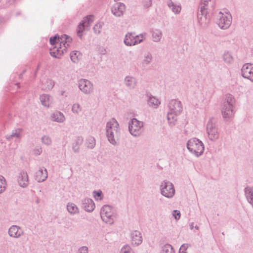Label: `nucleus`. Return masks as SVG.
Wrapping results in <instances>:
<instances>
[{"instance_id": "obj_1", "label": "nucleus", "mask_w": 253, "mask_h": 253, "mask_svg": "<svg viewBox=\"0 0 253 253\" xmlns=\"http://www.w3.org/2000/svg\"><path fill=\"white\" fill-rule=\"evenodd\" d=\"M71 40L72 39L66 35L61 38L57 35L51 37L50 43L52 45L55 44V46L50 50V55L53 57L60 58L70 46Z\"/></svg>"}, {"instance_id": "obj_2", "label": "nucleus", "mask_w": 253, "mask_h": 253, "mask_svg": "<svg viewBox=\"0 0 253 253\" xmlns=\"http://www.w3.org/2000/svg\"><path fill=\"white\" fill-rule=\"evenodd\" d=\"M105 130L108 141L112 145L116 146L121 134V129L118 121L115 118L110 119L106 123Z\"/></svg>"}, {"instance_id": "obj_3", "label": "nucleus", "mask_w": 253, "mask_h": 253, "mask_svg": "<svg viewBox=\"0 0 253 253\" xmlns=\"http://www.w3.org/2000/svg\"><path fill=\"white\" fill-rule=\"evenodd\" d=\"M183 110L181 102L176 99L171 100L168 104L167 120L171 126L175 125L177 121V117L181 114Z\"/></svg>"}, {"instance_id": "obj_4", "label": "nucleus", "mask_w": 253, "mask_h": 253, "mask_svg": "<svg viewBox=\"0 0 253 253\" xmlns=\"http://www.w3.org/2000/svg\"><path fill=\"white\" fill-rule=\"evenodd\" d=\"M100 216L103 222L109 225H112L117 216L116 209L110 205H104L100 210Z\"/></svg>"}, {"instance_id": "obj_5", "label": "nucleus", "mask_w": 253, "mask_h": 253, "mask_svg": "<svg viewBox=\"0 0 253 253\" xmlns=\"http://www.w3.org/2000/svg\"><path fill=\"white\" fill-rule=\"evenodd\" d=\"M187 148L189 152L196 157L201 156L205 150L203 142L196 138H191L188 141Z\"/></svg>"}, {"instance_id": "obj_6", "label": "nucleus", "mask_w": 253, "mask_h": 253, "mask_svg": "<svg viewBox=\"0 0 253 253\" xmlns=\"http://www.w3.org/2000/svg\"><path fill=\"white\" fill-rule=\"evenodd\" d=\"M216 24L221 29H227L232 23V16L227 9H223L216 16Z\"/></svg>"}, {"instance_id": "obj_7", "label": "nucleus", "mask_w": 253, "mask_h": 253, "mask_svg": "<svg viewBox=\"0 0 253 253\" xmlns=\"http://www.w3.org/2000/svg\"><path fill=\"white\" fill-rule=\"evenodd\" d=\"M206 131L209 139L212 141H215L219 139V132L216 125V121L214 118H211L208 121Z\"/></svg>"}, {"instance_id": "obj_8", "label": "nucleus", "mask_w": 253, "mask_h": 253, "mask_svg": "<svg viewBox=\"0 0 253 253\" xmlns=\"http://www.w3.org/2000/svg\"><path fill=\"white\" fill-rule=\"evenodd\" d=\"M144 123L136 118L132 119L128 124V130L133 136H140L143 130Z\"/></svg>"}, {"instance_id": "obj_9", "label": "nucleus", "mask_w": 253, "mask_h": 253, "mask_svg": "<svg viewBox=\"0 0 253 253\" xmlns=\"http://www.w3.org/2000/svg\"><path fill=\"white\" fill-rule=\"evenodd\" d=\"M160 190L161 194L168 198H172L175 194V189L173 184L167 180L161 182Z\"/></svg>"}, {"instance_id": "obj_10", "label": "nucleus", "mask_w": 253, "mask_h": 253, "mask_svg": "<svg viewBox=\"0 0 253 253\" xmlns=\"http://www.w3.org/2000/svg\"><path fill=\"white\" fill-rule=\"evenodd\" d=\"M78 86L80 90L85 95H90L94 91L93 83L87 79H80L78 81Z\"/></svg>"}, {"instance_id": "obj_11", "label": "nucleus", "mask_w": 253, "mask_h": 253, "mask_svg": "<svg viewBox=\"0 0 253 253\" xmlns=\"http://www.w3.org/2000/svg\"><path fill=\"white\" fill-rule=\"evenodd\" d=\"M241 75L253 83V64H245L241 68Z\"/></svg>"}, {"instance_id": "obj_12", "label": "nucleus", "mask_w": 253, "mask_h": 253, "mask_svg": "<svg viewBox=\"0 0 253 253\" xmlns=\"http://www.w3.org/2000/svg\"><path fill=\"white\" fill-rule=\"evenodd\" d=\"M214 0H202L199 10L205 14L206 12L211 11L214 9Z\"/></svg>"}, {"instance_id": "obj_13", "label": "nucleus", "mask_w": 253, "mask_h": 253, "mask_svg": "<svg viewBox=\"0 0 253 253\" xmlns=\"http://www.w3.org/2000/svg\"><path fill=\"white\" fill-rule=\"evenodd\" d=\"M17 181L19 186L22 188L27 187L29 184V179L27 172L21 170L17 176Z\"/></svg>"}, {"instance_id": "obj_14", "label": "nucleus", "mask_w": 253, "mask_h": 253, "mask_svg": "<svg viewBox=\"0 0 253 253\" xmlns=\"http://www.w3.org/2000/svg\"><path fill=\"white\" fill-rule=\"evenodd\" d=\"M234 107L222 105L221 114L225 121H227L234 117L235 114Z\"/></svg>"}, {"instance_id": "obj_15", "label": "nucleus", "mask_w": 253, "mask_h": 253, "mask_svg": "<svg viewBox=\"0 0 253 253\" xmlns=\"http://www.w3.org/2000/svg\"><path fill=\"white\" fill-rule=\"evenodd\" d=\"M125 10V4L122 2H118L113 5L111 8V12L116 17H121L123 15Z\"/></svg>"}, {"instance_id": "obj_16", "label": "nucleus", "mask_w": 253, "mask_h": 253, "mask_svg": "<svg viewBox=\"0 0 253 253\" xmlns=\"http://www.w3.org/2000/svg\"><path fill=\"white\" fill-rule=\"evenodd\" d=\"M8 234L10 237L17 239L23 235L24 232L20 226L12 225L8 229Z\"/></svg>"}, {"instance_id": "obj_17", "label": "nucleus", "mask_w": 253, "mask_h": 253, "mask_svg": "<svg viewBox=\"0 0 253 253\" xmlns=\"http://www.w3.org/2000/svg\"><path fill=\"white\" fill-rule=\"evenodd\" d=\"M124 83L129 89H133L137 85V80L133 76H127L124 79Z\"/></svg>"}, {"instance_id": "obj_18", "label": "nucleus", "mask_w": 253, "mask_h": 253, "mask_svg": "<svg viewBox=\"0 0 253 253\" xmlns=\"http://www.w3.org/2000/svg\"><path fill=\"white\" fill-rule=\"evenodd\" d=\"M47 175L46 169L44 168H40L39 169L35 172V177L36 180L38 182H42L46 179Z\"/></svg>"}, {"instance_id": "obj_19", "label": "nucleus", "mask_w": 253, "mask_h": 253, "mask_svg": "<svg viewBox=\"0 0 253 253\" xmlns=\"http://www.w3.org/2000/svg\"><path fill=\"white\" fill-rule=\"evenodd\" d=\"M40 99L42 105L46 108L50 107L53 102L52 96L47 94H42L41 95Z\"/></svg>"}, {"instance_id": "obj_20", "label": "nucleus", "mask_w": 253, "mask_h": 253, "mask_svg": "<svg viewBox=\"0 0 253 253\" xmlns=\"http://www.w3.org/2000/svg\"><path fill=\"white\" fill-rule=\"evenodd\" d=\"M167 5L174 14L177 15L180 13L182 8L180 3H175L172 0H168Z\"/></svg>"}, {"instance_id": "obj_21", "label": "nucleus", "mask_w": 253, "mask_h": 253, "mask_svg": "<svg viewBox=\"0 0 253 253\" xmlns=\"http://www.w3.org/2000/svg\"><path fill=\"white\" fill-rule=\"evenodd\" d=\"M52 121L56 122L59 123H63L65 121L64 115L60 111H56L52 113L50 117Z\"/></svg>"}, {"instance_id": "obj_22", "label": "nucleus", "mask_w": 253, "mask_h": 253, "mask_svg": "<svg viewBox=\"0 0 253 253\" xmlns=\"http://www.w3.org/2000/svg\"><path fill=\"white\" fill-rule=\"evenodd\" d=\"M208 13V12H206V13L204 14L203 12H201V11L198 10V12L199 23L203 28L207 27L210 22L209 19L207 18Z\"/></svg>"}, {"instance_id": "obj_23", "label": "nucleus", "mask_w": 253, "mask_h": 253, "mask_svg": "<svg viewBox=\"0 0 253 253\" xmlns=\"http://www.w3.org/2000/svg\"><path fill=\"white\" fill-rule=\"evenodd\" d=\"M147 101L149 106L154 108H157L161 104V101L159 99L151 94L147 95Z\"/></svg>"}, {"instance_id": "obj_24", "label": "nucleus", "mask_w": 253, "mask_h": 253, "mask_svg": "<svg viewBox=\"0 0 253 253\" xmlns=\"http://www.w3.org/2000/svg\"><path fill=\"white\" fill-rule=\"evenodd\" d=\"M95 208V204L91 199H84L83 202V208L87 212L92 211Z\"/></svg>"}, {"instance_id": "obj_25", "label": "nucleus", "mask_w": 253, "mask_h": 253, "mask_svg": "<svg viewBox=\"0 0 253 253\" xmlns=\"http://www.w3.org/2000/svg\"><path fill=\"white\" fill-rule=\"evenodd\" d=\"M135 33L128 32L125 36L124 42L126 46H133L135 42Z\"/></svg>"}, {"instance_id": "obj_26", "label": "nucleus", "mask_w": 253, "mask_h": 253, "mask_svg": "<svg viewBox=\"0 0 253 253\" xmlns=\"http://www.w3.org/2000/svg\"><path fill=\"white\" fill-rule=\"evenodd\" d=\"M131 242L132 244L138 245L142 242V238L140 232L138 231H133L131 235Z\"/></svg>"}, {"instance_id": "obj_27", "label": "nucleus", "mask_w": 253, "mask_h": 253, "mask_svg": "<svg viewBox=\"0 0 253 253\" xmlns=\"http://www.w3.org/2000/svg\"><path fill=\"white\" fill-rule=\"evenodd\" d=\"M245 195L248 202L253 207V187L247 186L245 189Z\"/></svg>"}, {"instance_id": "obj_28", "label": "nucleus", "mask_w": 253, "mask_h": 253, "mask_svg": "<svg viewBox=\"0 0 253 253\" xmlns=\"http://www.w3.org/2000/svg\"><path fill=\"white\" fill-rule=\"evenodd\" d=\"M66 207L68 211L71 214L75 215L79 213V209L74 203H68Z\"/></svg>"}, {"instance_id": "obj_29", "label": "nucleus", "mask_w": 253, "mask_h": 253, "mask_svg": "<svg viewBox=\"0 0 253 253\" xmlns=\"http://www.w3.org/2000/svg\"><path fill=\"white\" fill-rule=\"evenodd\" d=\"M235 99L234 97L230 94H227L225 96V101L222 105L235 107Z\"/></svg>"}, {"instance_id": "obj_30", "label": "nucleus", "mask_w": 253, "mask_h": 253, "mask_svg": "<svg viewBox=\"0 0 253 253\" xmlns=\"http://www.w3.org/2000/svg\"><path fill=\"white\" fill-rule=\"evenodd\" d=\"M82 58V54L79 51H73L70 53V58L73 62L77 63Z\"/></svg>"}, {"instance_id": "obj_31", "label": "nucleus", "mask_w": 253, "mask_h": 253, "mask_svg": "<svg viewBox=\"0 0 253 253\" xmlns=\"http://www.w3.org/2000/svg\"><path fill=\"white\" fill-rule=\"evenodd\" d=\"M21 132L22 129L20 128H17L13 130L10 135L6 136V138L8 140L12 139L13 137H16L18 139H20L21 137Z\"/></svg>"}, {"instance_id": "obj_32", "label": "nucleus", "mask_w": 253, "mask_h": 253, "mask_svg": "<svg viewBox=\"0 0 253 253\" xmlns=\"http://www.w3.org/2000/svg\"><path fill=\"white\" fill-rule=\"evenodd\" d=\"M162 37V32L160 30L156 29L152 32V39L155 42L160 41Z\"/></svg>"}, {"instance_id": "obj_33", "label": "nucleus", "mask_w": 253, "mask_h": 253, "mask_svg": "<svg viewBox=\"0 0 253 253\" xmlns=\"http://www.w3.org/2000/svg\"><path fill=\"white\" fill-rule=\"evenodd\" d=\"M93 21V16L92 15H88L86 16L82 20V23L84 24V26L85 29H87L92 24Z\"/></svg>"}, {"instance_id": "obj_34", "label": "nucleus", "mask_w": 253, "mask_h": 253, "mask_svg": "<svg viewBox=\"0 0 253 253\" xmlns=\"http://www.w3.org/2000/svg\"><path fill=\"white\" fill-rule=\"evenodd\" d=\"M222 58L224 61L227 64H231L234 61L233 57L229 51H225L222 55Z\"/></svg>"}, {"instance_id": "obj_35", "label": "nucleus", "mask_w": 253, "mask_h": 253, "mask_svg": "<svg viewBox=\"0 0 253 253\" xmlns=\"http://www.w3.org/2000/svg\"><path fill=\"white\" fill-rule=\"evenodd\" d=\"M54 85V82L50 79H47L45 83L43 84L42 89L44 90H51Z\"/></svg>"}, {"instance_id": "obj_36", "label": "nucleus", "mask_w": 253, "mask_h": 253, "mask_svg": "<svg viewBox=\"0 0 253 253\" xmlns=\"http://www.w3.org/2000/svg\"><path fill=\"white\" fill-rule=\"evenodd\" d=\"M161 253H175V252L170 244H167L162 247Z\"/></svg>"}, {"instance_id": "obj_37", "label": "nucleus", "mask_w": 253, "mask_h": 253, "mask_svg": "<svg viewBox=\"0 0 253 253\" xmlns=\"http://www.w3.org/2000/svg\"><path fill=\"white\" fill-rule=\"evenodd\" d=\"M152 60V56L150 52L145 53L142 60V64L145 65L149 64Z\"/></svg>"}, {"instance_id": "obj_38", "label": "nucleus", "mask_w": 253, "mask_h": 253, "mask_svg": "<svg viewBox=\"0 0 253 253\" xmlns=\"http://www.w3.org/2000/svg\"><path fill=\"white\" fill-rule=\"evenodd\" d=\"M72 111L74 114L79 115L82 111V107L79 103H75L72 105Z\"/></svg>"}, {"instance_id": "obj_39", "label": "nucleus", "mask_w": 253, "mask_h": 253, "mask_svg": "<svg viewBox=\"0 0 253 253\" xmlns=\"http://www.w3.org/2000/svg\"><path fill=\"white\" fill-rule=\"evenodd\" d=\"M96 144L95 138L92 136L88 137L86 139L87 147L90 149H93Z\"/></svg>"}, {"instance_id": "obj_40", "label": "nucleus", "mask_w": 253, "mask_h": 253, "mask_svg": "<svg viewBox=\"0 0 253 253\" xmlns=\"http://www.w3.org/2000/svg\"><path fill=\"white\" fill-rule=\"evenodd\" d=\"M146 33H142L138 35H135L134 45L142 42L145 39Z\"/></svg>"}, {"instance_id": "obj_41", "label": "nucleus", "mask_w": 253, "mask_h": 253, "mask_svg": "<svg viewBox=\"0 0 253 253\" xmlns=\"http://www.w3.org/2000/svg\"><path fill=\"white\" fill-rule=\"evenodd\" d=\"M6 181L3 176L0 175V194L4 192L6 188Z\"/></svg>"}, {"instance_id": "obj_42", "label": "nucleus", "mask_w": 253, "mask_h": 253, "mask_svg": "<svg viewBox=\"0 0 253 253\" xmlns=\"http://www.w3.org/2000/svg\"><path fill=\"white\" fill-rule=\"evenodd\" d=\"M120 253H134L131 248L128 245H125L121 248Z\"/></svg>"}, {"instance_id": "obj_43", "label": "nucleus", "mask_w": 253, "mask_h": 253, "mask_svg": "<svg viewBox=\"0 0 253 253\" xmlns=\"http://www.w3.org/2000/svg\"><path fill=\"white\" fill-rule=\"evenodd\" d=\"M41 140L42 143L46 145H50L52 143L50 137L47 135L43 136L41 138Z\"/></svg>"}, {"instance_id": "obj_44", "label": "nucleus", "mask_w": 253, "mask_h": 253, "mask_svg": "<svg viewBox=\"0 0 253 253\" xmlns=\"http://www.w3.org/2000/svg\"><path fill=\"white\" fill-rule=\"evenodd\" d=\"M85 28H84V24H82L81 22L78 27L77 29V35L78 36L81 38L82 36V33L84 31V30H85Z\"/></svg>"}, {"instance_id": "obj_45", "label": "nucleus", "mask_w": 253, "mask_h": 253, "mask_svg": "<svg viewBox=\"0 0 253 253\" xmlns=\"http://www.w3.org/2000/svg\"><path fill=\"white\" fill-rule=\"evenodd\" d=\"M102 25V23L99 22L94 25L93 30L95 34H98L100 33Z\"/></svg>"}, {"instance_id": "obj_46", "label": "nucleus", "mask_w": 253, "mask_h": 253, "mask_svg": "<svg viewBox=\"0 0 253 253\" xmlns=\"http://www.w3.org/2000/svg\"><path fill=\"white\" fill-rule=\"evenodd\" d=\"M102 192L101 190L94 191L93 192V197L96 200H101L102 199Z\"/></svg>"}, {"instance_id": "obj_47", "label": "nucleus", "mask_w": 253, "mask_h": 253, "mask_svg": "<svg viewBox=\"0 0 253 253\" xmlns=\"http://www.w3.org/2000/svg\"><path fill=\"white\" fill-rule=\"evenodd\" d=\"M143 5L144 8H148L152 6V0H143Z\"/></svg>"}, {"instance_id": "obj_48", "label": "nucleus", "mask_w": 253, "mask_h": 253, "mask_svg": "<svg viewBox=\"0 0 253 253\" xmlns=\"http://www.w3.org/2000/svg\"><path fill=\"white\" fill-rule=\"evenodd\" d=\"M172 215L176 220H178L180 217V212L179 211L174 210L173 211Z\"/></svg>"}, {"instance_id": "obj_49", "label": "nucleus", "mask_w": 253, "mask_h": 253, "mask_svg": "<svg viewBox=\"0 0 253 253\" xmlns=\"http://www.w3.org/2000/svg\"><path fill=\"white\" fill-rule=\"evenodd\" d=\"M88 248L86 246H83L79 248L78 253H88Z\"/></svg>"}, {"instance_id": "obj_50", "label": "nucleus", "mask_w": 253, "mask_h": 253, "mask_svg": "<svg viewBox=\"0 0 253 253\" xmlns=\"http://www.w3.org/2000/svg\"><path fill=\"white\" fill-rule=\"evenodd\" d=\"M42 149L41 147L35 148L33 150L34 154L36 156L40 155L42 153Z\"/></svg>"}, {"instance_id": "obj_51", "label": "nucleus", "mask_w": 253, "mask_h": 253, "mask_svg": "<svg viewBox=\"0 0 253 253\" xmlns=\"http://www.w3.org/2000/svg\"><path fill=\"white\" fill-rule=\"evenodd\" d=\"M189 245L188 244H183L180 248L179 251L186 252Z\"/></svg>"}, {"instance_id": "obj_52", "label": "nucleus", "mask_w": 253, "mask_h": 253, "mask_svg": "<svg viewBox=\"0 0 253 253\" xmlns=\"http://www.w3.org/2000/svg\"><path fill=\"white\" fill-rule=\"evenodd\" d=\"M83 140V139L82 137H78L76 138L74 143L80 146V145L82 143Z\"/></svg>"}, {"instance_id": "obj_53", "label": "nucleus", "mask_w": 253, "mask_h": 253, "mask_svg": "<svg viewBox=\"0 0 253 253\" xmlns=\"http://www.w3.org/2000/svg\"><path fill=\"white\" fill-rule=\"evenodd\" d=\"M72 148L74 152H77L79 149V146L75 144V143H73Z\"/></svg>"}, {"instance_id": "obj_54", "label": "nucleus", "mask_w": 253, "mask_h": 253, "mask_svg": "<svg viewBox=\"0 0 253 253\" xmlns=\"http://www.w3.org/2000/svg\"><path fill=\"white\" fill-rule=\"evenodd\" d=\"M190 226V228L191 229H193L194 228V223H191Z\"/></svg>"}, {"instance_id": "obj_55", "label": "nucleus", "mask_w": 253, "mask_h": 253, "mask_svg": "<svg viewBox=\"0 0 253 253\" xmlns=\"http://www.w3.org/2000/svg\"><path fill=\"white\" fill-rule=\"evenodd\" d=\"M179 253H187L186 252L184 251H179Z\"/></svg>"}, {"instance_id": "obj_56", "label": "nucleus", "mask_w": 253, "mask_h": 253, "mask_svg": "<svg viewBox=\"0 0 253 253\" xmlns=\"http://www.w3.org/2000/svg\"><path fill=\"white\" fill-rule=\"evenodd\" d=\"M251 163H252V165L253 166V159L251 160Z\"/></svg>"}, {"instance_id": "obj_57", "label": "nucleus", "mask_w": 253, "mask_h": 253, "mask_svg": "<svg viewBox=\"0 0 253 253\" xmlns=\"http://www.w3.org/2000/svg\"><path fill=\"white\" fill-rule=\"evenodd\" d=\"M64 92H64V91H62V92H61V95H64Z\"/></svg>"}, {"instance_id": "obj_58", "label": "nucleus", "mask_w": 253, "mask_h": 253, "mask_svg": "<svg viewBox=\"0 0 253 253\" xmlns=\"http://www.w3.org/2000/svg\"><path fill=\"white\" fill-rule=\"evenodd\" d=\"M195 228L196 229H197V230L199 229V227H198V226H196L195 227Z\"/></svg>"}]
</instances>
